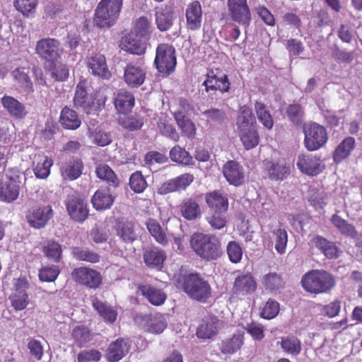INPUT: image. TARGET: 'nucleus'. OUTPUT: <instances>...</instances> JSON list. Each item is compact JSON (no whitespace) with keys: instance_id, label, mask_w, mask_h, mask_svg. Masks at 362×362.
Returning a JSON list of instances; mask_svg holds the SVG:
<instances>
[{"instance_id":"1","label":"nucleus","mask_w":362,"mask_h":362,"mask_svg":"<svg viewBox=\"0 0 362 362\" xmlns=\"http://www.w3.org/2000/svg\"><path fill=\"white\" fill-rule=\"evenodd\" d=\"M189 243L195 254L206 261L216 260L223 254L221 240L215 235L195 233Z\"/></svg>"},{"instance_id":"2","label":"nucleus","mask_w":362,"mask_h":362,"mask_svg":"<svg viewBox=\"0 0 362 362\" xmlns=\"http://www.w3.org/2000/svg\"><path fill=\"white\" fill-rule=\"evenodd\" d=\"M300 284L306 292L317 295L329 293L336 286V279L326 270L313 269L303 275Z\"/></svg>"},{"instance_id":"3","label":"nucleus","mask_w":362,"mask_h":362,"mask_svg":"<svg viewBox=\"0 0 362 362\" xmlns=\"http://www.w3.org/2000/svg\"><path fill=\"white\" fill-rule=\"evenodd\" d=\"M177 286L189 298L201 303H206L211 297V289L209 284L198 274L180 275L177 279Z\"/></svg>"},{"instance_id":"4","label":"nucleus","mask_w":362,"mask_h":362,"mask_svg":"<svg viewBox=\"0 0 362 362\" xmlns=\"http://www.w3.org/2000/svg\"><path fill=\"white\" fill-rule=\"evenodd\" d=\"M153 64L160 76L165 78L170 75L177 64L175 47L168 43L159 44L156 47Z\"/></svg>"},{"instance_id":"5","label":"nucleus","mask_w":362,"mask_h":362,"mask_svg":"<svg viewBox=\"0 0 362 362\" xmlns=\"http://www.w3.org/2000/svg\"><path fill=\"white\" fill-rule=\"evenodd\" d=\"M71 275L75 283L90 290L99 288L103 281L101 273L89 267L75 268Z\"/></svg>"},{"instance_id":"6","label":"nucleus","mask_w":362,"mask_h":362,"mask_svg":"<svg viewBox=\"0 0 362 362\" xmlns=\"http://www.w3.org/2000/svg\"><path fill=\"white\" fill-rule=\"evenodd\" d=\"M305 147L310 151L322 148L328 140L327 129L322 125L313 122L304 127Z\"/></svg>"},{"instance_id":"7","label":"nucleus","mask_w":362,"mask_h":362,"mask_svg":"<svg viewBox=\"0 0 362 362\" xmlns=\"http://www.w3.org/2000/svg\"><path fill=\"white\" fill-rule=\"evenodd\" d=\"M35 53L45 62L58 61L63 53L61 42L54 38L45 37L38 40L35 45Z\"/></svg>"},{"instance_id":"8","label":"nucleus","mask_w":362,"mask_h":362,"mask_svg":"<svg viewBox=\"0 0 362 362\" xmlns=\"http://www.w3.org/2000/svg\"><path fill=\"white\" fill-rule=\"evenodd\" d=\"M30 284L25 276H21L13 284L14 293L9 296L11 306L16 311L23 310L29 304V295L27 292Z\"/></svg>"},{"instance_id":"9","label":"nucleus","mask_w":362,"mask_h":362,"mask_svg":"<svg viewBox=\"0 0 362 362\" xmlns=\"http://www.w3.org/2000/svg\"><path fill=\"white\" fill-rule=\"evenodd\" d=\"M88 71L95 77L103 80H110L112 72L108 68L106 57L100 52L92 53L86 59Z\"/></svg>"},{"instance_id":"10","label":"nucleus","mask_w":362,"mask_h":362,"mask_svg":"<svg viewBox=\"0 0 362 362\" xmlns=\"http://www.w3.org/2000/svg\"><path fill=\"white\" fill-rule=\"evenodd\" d=\"M227 6L233 21L245 28L250 25L252 16L247 0H228Z\"/></svg>"},{"instance_id":"11","label":"nucleus","mask_w":362,"mask_h":362,"mask_svg":"<svg viewBox=\"0 0 362 362\" xmlns=\"http://www.w3.org/2000/svg\"><path fill=\"white\" fill-rule=\"evenodd\" d=\"M54 211L50 205L33 206L26 214V220L29 226L35 229L44 228L53 217Z\"/></svg>"},{"instance_id":"12","label":"nucleus","mask_w":362,"mask_h":362,"mask_svg":"<svg viewBox=\"0 0 362 362\" xmlns=\"http://www.w3.org/2000/svg\"><path fill=\"white\" fill-rule=\"evenodd\" d=\"M84 165L82 159L78 156H70L59 165V173L65 181L77 180L83 173Z\"/></svg>"},{"instance_id":"13","label":"nucleus","mask_w":362,"mask_h":362,"mask_svg":"<svg viewBox=\"0 0 362 362\" xmlns=\"http://www.w3.org/2000/svg\"><path fill=\"white\" fill-rule=\"evenodd\" d=\"M194 180L193 174L185 173L163 183L158 188L157 192L159 194L165 195L174 192L185 190Z\"/></svg>"},{"instance_id":"14","label":"nucleus","mask_w":362,"mask_h":362,"mask_svg":"<svg viewBox=\"0 0 362 362\" xmlns=\"http://www.w3.org/2000/svg\"><path fill=\"white\" fill-rule=\"evenodd\" d=\"M68 214L71 218L78 223H83L88 218V204L83 199L76 196H70L65 202Z\"/></svg>"},{"instance_id":"15","label":"nucleus","mask_w":362,"mask_h":362,"mask_svg":"<svg viewBox=\"0 0 362 362\" xmlns=\"http://www.w3.org/2000/svg\"><path fill=\"white\" fill-rule=\"evenodd\" d=\"M166 259V252L158 246L151 245L144 249L143 261L150 269L161 271Z\"/></svg>"},{"instance_id":"16","label":"nucleus","mask_w":362,"mask_h":362,"mask_svg":"<svg viewBox=\"0 0 362 362\" xmlns=\"http://www.w3.org/2000/svg\"><path fill=\"white\" fill-rule=\"evenodd\" d=\"M257 282L250 273L237 276L231 289V297L246 296L253 293L257 289Z\"/></svg>"},{"instance_id":"17","label":"nucleus","mask_w":362,"mask_h":362,"mask_svg":"<svg viewBox=\"0 0 362 362\" xmlns=\"http://www.w3.org/2000/svg\"><path fill=\"white\" fill-rule=\"evenodd\" d=\"M222 173L227 182L235 187L244 184L245 175L243 167L236 160H228L222 168Z\"/></svg>"},{"instance_id":"18","label":"nucleus","mask_w":362,"mask_h":362,"mask_svg":"<svg viewBox=\"0 0 362 362\" xmlns=\"http://www.w3.org/2000/svg\"><path fill=\"white\" fill-rule=\"evenodd\" d=\"M202 85L207 93L220 91L221 93H228L230 88V83L226 74L217 76L213 69H209L206 79Z\"/></svg>"},{"instance_id":"19","label":"nucleus","mask_w":362,"mask_h":362,"mask_svg":"<svg viewBox=\"0 0 362 362\" xmlns=\"http://www.w3.org/2000/svg\"><path fill=\"white\" fill-rule=\"evenodd\" d=\"M20 181L18 177L8 176L0 181V200L6 203L16 201L20 194Z\"/></svg>"},{"instance_id":"20","label":"nucleus","mask_w":362,"mask_h":362,"mask_svg":"<svg viewBox=\"0 0 362 362\" xmlns=\"http://www.w3.org/2000/svg\"><path fill=\"white\" fill-rule=\"evenodd\" d=\"M202 7L198 0L193 1L187 5L185 18L187 30L192 31L199 30L202 23Z\"/></svg>"},{"instance_id":"21","label":"nucleus","mask_w":362,"mask_h":362,"mask_svg":"<svg viewBox=\"0 0 362 362\" xmlns=\"http://www.w3.org/2000/svg\"><path fill=\"white\" fill-rule=\"evenodd\" d=\"M119 16V13L115 8L107 5L101 6L98 4L95 10L94 23L100 28H110L115 23Z\"/></svg>"},{"instance_id":"22","label":"nucleus","mask_w":362,"mask_h":362,"mask_svg":"<svg viewBox=\"0 0 362 362\" xmlns=\"http://www.w3.org/2000/svg\"><path fill=\"white\" fill-rule=\"evenodd\" d=\"M264 172L272 181L284 180L290 175V167L284 159L277 161L265 160Z\"/></svg>"},{"instance_id":"23","label":"nucleus","mask_w":362,"mask_h":362,"mask_svg":"<svg viewBox=\"0 0 362 362\" xmlns=\"http://www.w3.org/2000/svg\"><path fill=\"white\" fill-rule=\"evenodd\" d=\"M146 71L140 66L129 63L124 70V81L130 88H139L145 81Z\"/></svg>"},{"instance_id":"24","label":"nucleus","mask_w":362,"mask_h":362,"mask_svg":"<svg viewBox=\"0 0 362 362\" xmlns=\"http://www.w3.org/2000/svg\"><path fill=\"white\" fill-rule=\"evenodd\" d=\"M310 244L320 250L327 259H337L339 256L340 251L336 243L320 235H314Z\"/></svg>"},{"instance_id":"25","label":"nucleus","mask_w":362,"mask_h":362,"mask_svg":"<svg viewBox=\"0 0 362 362\" xmlns=\"http://www.w3.org/2000/svg\"><path fill=\"white\" fill-rule=\"evenodd\" d=\"M296 165L303 174L313 176L321 171L320 158L311 154H301L298 157Z\"/></svg>"},{"instance_id":"26","label":"nucleus","mask_w":362,"mask_h":362,"mask_svg":"<svg viewBox=\"0 0 362 362\" xmlns=\"http://www.w3.org/2000/svg\"><path fill=\"white\" fill-rule=\"evenodd\" d=\"M119 47L126 52L138 56L144 54L146 51V43L132 33H128L121 38Z\"/></svg>"},{"instance_id":"27","label":"nucleus","mask_w":362,"mask_h":362,"mask_svg":"<svg viewBox=\"0 0 362 362\" xmlns=\"http://www.w3.org/2000/svg\"><path fill=\"white\" fill-rule=\"evenodd\" d=\"M205 202L210 211L227 212L228 210V196L222 194L219 190L206 193Z\"/></svg>"},{"instance_id":"28","label":"nucleus","mask_w":362,"mask_h":362,"mask_svg":"<svg viewBox=\"0 0 362 362\" xmlns=\"http://www.w3.org/2000/svg\"><path fill=\"white\" fill-rule=\"evenodd\" d=\"M178 208L181 216L187 221H195L201 217V206L194 197L183 199Z\"/></svg>"},{"instance_id":"29","label":"nucleus","mask_w":362,"mask_h":362,"mask_svg":"<svg viewBox=\"0 0 362 362\" xmlns=\"http://www.w3.org/2000/svg\"><path fill=\"white\" fill-rule=\"evenodd\" d=\"M129 346L122 338L111 342L107 349L106 357L109 362H117L129 353Z\"/></svg>"},{"instance_id":"30","label":"nucleus","mask_w":362,"mask_h":362,"mask_svg":"<svg viewBox=\"0 0 362 362\" xmlns=\"http://www.w3.org/2000/svg\"><path fill=\"white\" fill-rule=\"evenodd\" d=\"M115 197L113 196L109 187L98 189L91 199L93 207L98 210H106L110 209L114 202Z\"/></svg>"},{"instance_id":"31","label":"nucleus","mask_w":362,"mask_h":362,"mask_svg":"<svg viewBox=\"0 0 362 362\" xmlns=\"http://www.w3.org/2000/svg\"><path fill=\"white\" fill-rule=\"evenodd\" d=\"M59 122L64 129L69 130H76L81 124L78 113L68 106L62 109Z\"/></svg>"},{"instance_id":"32","label":"nucleus","mask_w":362,"mask_h":362,"mask_svg":"<svg viewBox=\"0 0 362 362\" xmlns=\"http://www.w3.org/2000/svg\"><path fill=\"white\" fill-rule=\"evenodd\" d=\"M117 235L124 243H133L136 239L135 224L128 220L117 221L115 225Z\"/></svg>"},{"instance_id":"33","label":"nucleus","mask_w":362,"mask_h":362,"mask_svg":"<svg viewBox=\"0 0 362 362\" xmlns=\"http://www.w3.org/2000/svg\"><path fill=\"white\" fill-rule=\"evenodd\" d=\"M115 106L119 113L127 114L131 112L135 104L134 95L127 90H120L114 100Z\"/></svg>"},{"instance_id":"34","label":"nucleus","mask_w":362,"mask_h":362,"mask_svg":"<svg viewBox=\"0 0 362 362\" xmlns=\"http://www.w3.org/2000/svg\"><path fill=\"white\" fill-rule=\"evenodd\" d=\"M238 134L244 148L247 151L257 147L260 141V136L257 126L238 130Z\"/></svg>"},{"instance_id":"35","label":"nucleus","mask_w":362,"mask_h":362,"mask_svg":"<svg viewBox=\"0 0 362 362\" xmlns=\"http://www.w3.org/2000/svg\"><path fill=\"white\" fill-rule=\"evenodd\" d=\"M1 103L10 115L16 119H22L27 115L25 105L12 96H3Z\"/></svg>"},{"instance_id":"36","label":"nucleus","mask_w":362,"mask_h":362,"mask_svg":"<svg viewBox=\"0 0 362 362\" xmlns=\"http://www.w3.org/2000/svg\"><path fill=\"white\" fill-rule=\"evenodd\" d=\"M138 289L149 303L153 305H160L166 300V295L161 289L150 284L139 285Z\"/></svg>"},{"instance_id":"37","label":"nucleus","mask_w":362,"mask_h":362,"mask_svg":"<svg viewBox=\"0 0 362 362\" xmlns=\"http://www.w3.org/2000/svg\"><path fill=\"white\" fill-rule=\"evenodd\" d=\"M173 115L182 134L188 139H194L197 134L194 123L181 111H176Z\"/></svg>"},{"instance_id":"38","label":"nucleus","mask_w":362,"mask_h":362,"mask_svg":"<svg viewBox=\"0 0 362 362\" xmlns=\"http://www.w3.org/2000/svg\"><path fill=\"white\" fill-rule=\"evenodd\" d=\"M355 146L356 141L354 137L348 136L344 138L333 152L334 162L339 163L347 158L354 149Z\"/></svg>"},{"instance_id":"39","label":"nucleus","mask_w":362,"mask_h":362,"mask_svg":"<svg viewBox=\"0 0 362 362\" xmlns=\"http://www.w3.org/2000/svg\"><path fill=\"white\" fill-rule=\"evenodd\" d=\"M257 126L255 116L247 105L240 107L236 118L237 131Z\"/></svg>"},{"instance_id":"40","label":"nucleus","mask_w":362,"mask_h":362,"mask_svg":"<svg viewBox=\"0 0 362 362\" xmlns=\"http://www.w3.org/2000/svg\"><path fill=\"white\" fill-rule=\"evenodd\" d=\"M88 84V83L86 79L80 80L76 86L75 93L73 98L74 107L76 108H81L85 112L89 103Z\"/></svg>"},{"instance_id":"41","label":"nucleus","mask_w":362,"mask_h":362,"mask_svg":"<svg viewBox=\"0 0 362 362\" xmlns=\"http://www.w3.org/2000/svg\"><path fill=\"white\" fill-rule=\"evenodd\" d=\"M244 332L238 331L230 339L223 341L221 352L225 354H233L239 351L244 344Z\"/></svg>"},{"instance_id":"42","label":"nucleus","mask_w":362,"mask_h":362,"mask_svg":"<svg viewBox=\"0 0 362 362\" xmlns=\"http://www.w3.org/2000/svg\"><path fill=\"white\" fill-rule=\"evenodd\" d=\"M146 226L149 233L158 244L162 246L168 245V239L166 232L157 220L149 218L146 222Z\"/></svg>"},{"instance_id":"43","label":"nucleus","mask_w":362,"mask_h":362,"mask_svg":"<svg viewBox=\"0 0 362 362\" xmlns=\"http://www.w3.org/2000/svg\"><path fill=\"white\" fill-rule=\"evenodd\" d=\"M45 70L50 74L51 77L55 81H65L69 76L68 66L66 64L57 61L49 62L48 64L45 66Z\"/></svg>"},{"instance_id":"44","label":"nucleus","mask_w":362,"mask_h":362,"mask_svg":"<svg viewBox=\"0 0 362 362\" xmlns=\"http://www.w3.org/2000/svg\"><path fill=\"white\" fill-rule=\"evenodd\" d=\"M92 305L104 321L108 323H113L116 321L117 312L114 308L101 301L98 298H95L93 300Z\"/></svg>"},{"instance_id":"45","label":"nucleus","mask_w":362,"mask_h":362,"mask_svg":"<svg viewBox=\"0 0 362 362\" xmlns=\"http://www.w3.org/2000/svg\"><path fill=\"white\" fill-rule=\"evenodd\" d=\"M107 95L105 90L101 88L95 90L91 95V101L89 102L86 113L88 115L98 114L105 108Z\"/></svg>"},{"instance_id":"46","label":"nucleus","mask_w":362,"mask_h":362,"mask_svg":"<svg viewBox=\"0 0 362 362\" xmlns=\"http://www.w3.org/2000/svg\"><path fill=\"white\" fill-rule=\"evenodd\" d=\"M330 221L343 235L350 237L351 238H356L358 233L355 226L349 223L340 216L337 214H333L330 218Z\"/></svg>"},{"instance_id":"47","label":"nucleus","mask_w":362,"mask_h":362,"mask_svg":"<svg viewBox=\"0 0 362 362\" xmlns=\"http://www.w3.org/2000/svg\"><path fill=\"white\" fill-rule=\"evenodd\" d=\"M95 173L97 177L105 182L109 187L114 188L119 185V180L112 169L106 164H100L96 167Z\"/></svg>"},{"instance_id":"48","label":"nucleus","mask_w":362,"mask_h":362,"mask_svg":"<svg viewBox=\"0 0 362 362\" xmlns=\"http://www.w3.org/2000/svg\"><path fill=\"white\" fill-rule=\"evenodd\" d=\"M71 337L80 348L87 346L93 337L90 329L86 325L76 326L71 332Z\"/></svg>"},{"instance_id":"49","label":"nucleus","mask_w":362,"mask_h":362,"mask_svg":"<svg viewBox=\"0 0 362 362\" xmlns=\"http://www.w3.org/2000/svg\"><path fill=\"white\" fill-rule=\"evenodd\" d=\"M218 325V320L216 317L207 319L199 326L196 334L201 339H211L217 334Z\"/></svg>"},{"instance_id":"50","label":"nucleus","mask_w":362,"mask_h":362,"mask_svg":"<svg viewBox=\"0 0 362 362\" xmlns=\"http://www.w3.org/2000/svg\"><path fill=\"white\" fill-rule=\"evenodd\" d=\"M26 70L25 67H18L12 71L11 75L21 88L28 92H33V83Z\"/></svg>"},{"instance_id":"51","label":"nucleus","mask_w":362,"mask_h":362,"mask_svg":"<svg viewBox=\"0 0 362 362\" xmlns=\"http://www.w3.org/2000/svg\"><path fill=\"white\" fill-rule=\"evenodd\" d=\"M254 107L259 122L267 129H272L274 127V119L266 105L262 102L256 101Z\"/></svg>"},{"instance_id":"52","label":"nucleus","mask_w":362,"mask_h":362,"mask_svg":"<svg viewBox=\"0 0 362 362\" xmlns=\"http://www.w3.org/2000/svg\"><path fill=\"white\" fill-rule=\"evenodd\" d=\"M278 344L286 354L295 356H298L302 349L300 340L293 335L281 337V341Z\"/></svg>"},{"instance_id":"53","label":"nucleus","mask_w":362,"mask_h":362,"mask_svg":"<svg viewBox=\"0 0 362 362\" xmlns=\"http://www.w3.org/2000/svg\"><path fill=\"white\" fill-rule=\"evenodd\" d=\"M173 21V11L170 8H165L156 14V24L161 32L168 30L172 27Z\"/></svg>"},{"instance_id":"54","label":"nucleus","mask_w":362,"mask_h":362,"mask_svg":"<svg viewBox=\"0 0 362 362\" xmlns=\"http://www.w3.org/2000/svg\"><path fill=\"white\" fill-rule=\"evenodd\" d=\"M206 221L214 230H221L226 227L228 217L226 212L209 211L206 216Z\"/></svg>"},{"instance_id":"55","label":"nucleus","mask_w":362,"mask_h":362,"mask_svg":"<svg viewBox=\"0 0 362 362\" xmlns=\"http://www.w3.org/2000/svg\"><path fill=\"white\" fill-rule=\"evenodd\" d=\"M52 165L53 160L52 158L45 156H39L37 163L33 168L35 175L40 179L47 178L50 174V168Z\"/></svg>"},{"instance_id":"56","label":"nucleus","mask_w":362,"mask_h":362,"mask_svg":"<svg viewBox=\"0 0 362 362\" xmlns=\"http://www.w3.org/2000/svg\"><path fill=\"white\" fill-rule=\"evenodd\" d=\"M170 159L177 163L182 164L184 165H193V158L190 156L189 153L182 148L179 145H176L171 148L170 151Z\"/></svg>"},{"instance_id":"57","label":"nucleus","mask_w":362,"mask_h":362,"mask_svg":"<svg viewBox=\"0 0 362 362\" xmlns=\"http://www.w3.org/2000/svg\"><path fill=\"white\" fill-rule=\"evenodd\" d=\"M148 322L147 331L152 334L162 333L167 327V322L163 315L157 313L155 315L146 317Z\"/></svg>"},{"instance_id":"58","label":"nucleus","mask_w":362,"mask_h":362,"mask_svg":"<svg viewBox=\"0 0 362 362\" xmlns=\"http://www.w3.org/2000/svg\"><path fill=\"white\" fill-rule=\"evenodd\" d=\"M72 255L78 261L94 264L99 262L100 260V255L88 248L74 247L72 248Z\"/></svg>"},{"instance_id":"59","label":"nucleus","mask_w":362,"mask_h":362,"mask_svg":"<svg viewBox=\"0 0 362 362\" xmlns=\"http://www.w3.org/2000/svg\"><path fill=\"white\" fill-rule=\"evenodd\" d=\"M262 284L267 290L276 291L284 288L285 282L280 274L270 272L263 276Z\"/></svg>"},{"instance_id":"60","label":"nucleus","mask_w":362,"mask_h":362,"mask_svg":"<svg viewBox=\"0 0 362 362\" xmlns=\"http://www.w3.org/2000/svg\"><path fill=\"white\" fill-rule=\"evenodd\" d=\"M42 251L45 256L54 262H59L62 256V249L58 243L49 240L43 246Z\"/></svg>"},{"instance_id":"61","label":"nucleus","mask_w":362,"mask_h":362,"mask_svg":"<svg viewBox=\"0 0 362 362\" xmlns=\"http://www.w3.org/2000/svg\"><path fill=\"white\" fill-rule=\"evenodd\" d=\"M134 29L136 35L141 37L148 38L152 33L151 21L146 16H141L136 20Z\"/></svg>"},{"instance_id":"62","label":"nucleus","mask_w":362,"mask_h":362,"mask_svg":"<svg viewBox=\"0 0 362 362\" xmlns=\"http://www.w3.org/2000/svg\"><path fill=\"white\" fill-rule=\"evenodd\" d=\"M129 187L135 193H141L147 187V182L141 171H136L129 177Z\"/></svg>"},{"instance_id":"63","label":"nucleus","mask_w":362,"mask_h":362,"mask_svg":"<svg viewBox=\"0 0 362 362\" xmlns=\"http://www.w3.org/2000/svg\"><path fill=\"white\" fill-rule=\"evenodd\" d=\"M120 124L129 131H137L143 127L144 119L138 115L127 116L120 120Z\"/></svg>"},{"instance_id":"64","label":"nucleus","mask_w":362,"mask_h":362,"mask_svg":"<svg viewBox=\"0 0 362 362\" xmlns=\"http://www.w3.org/2000/svg\"><path fill=\"white\" fill-rule=\"evenodd\" d=\"M158 128L160 133L171 139L172 141L177 142L180 140V135L177 132L174 125L166 120H160L158 123Z\"/></svg>"}]
</instances>
